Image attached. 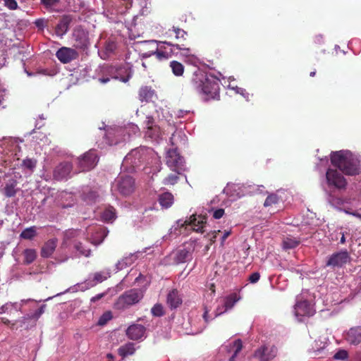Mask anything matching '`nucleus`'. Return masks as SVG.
<instances>
[{"mask_svg": "<svg viewBox=\"0 0 361 361\" xmlns=\"http://www.w3.org/2000/svg\"><path fill=\"white\" fill-rule=\"evenodd\" d=\"M331 164L343 173L354 176L361 172L360 161L349 152H336L331 156Z\"/></svg>", "mask_w": 361, "mask_h": 361, "instance_id": "1", "label": "nucleus"}, {"mask_svg": "<svg viewBox=\"0 0 361 361\" xmlns=\"http://www.w3.org/2000/svg\"><path fill=\"white\" fill-rule=\"evenodd\" d=\"M165 35L168 38H171L173 35L175 36L176 39L178 41V43L173 44L171 42H160L161 44H166L169 47H172L177 50L181 51V55L183 56H188L191 54V50L189 47H187L184 44V42L186 40L187 32L178 27H173L172 29H169L166 32Z\"/></svg>", "mask_w": 361, "mask_h": 361, "instance_id": "2", "label": "nucleus"}, {"mask_svg": "<svg viewBox=\"0 0 361 361\" xmlns=\"http://www.w3.org/2000/svg\"><path fill=\"white\" fill-rule=\"evenodd\" d=\"M143 291L140 288H133L121 295L114 304L117 310H125L138 303L143 298Z\"/></svg>", "mask_w": 361, "mask_h": 361, "instance_id": "3", "label": "nucleus"}, {"mask_svg": "<svg viewBox=\"0 0 361 361\" xmlns=\"http://www.w3.org/2000/svg\"><path fill=\"white\" fill-rule=\"evenodd\" d=\"M73 46L77 49L85 51L90 45L89 32L81 25L76 26L72 33Z\"/></svg>", "mask_w": 361, "mask_h": 361, "instance_id": "4", "label": "nucleus"}, {"mask_svg": "<svg viewBox=\"0 0 361 361\" xmlns=\"http://www.w3.org/2000/svg\"><path fill=\"white\" fill-rule=\"evenodd\" d=\"M149 149L138 147L132 149L124 158L123 163L130 165L133 169L140 166L147 159Z\"/></svg>", "mask_w": 361, "mask_h": 361, "instance_id": "5", "label": "nucleus"}, {"mask_svg": "<svg viewBox=\"0 0 361 361\" xmlns=\"http://www.w3.org/2000/svg\"><path fill=\"white\" fill-rule=\"evenodd\" d=\"M219 83L214 78H209L206 80L203 86L199 90L202 94L203 99L206 101L210 99H219Z\"/></svg>", "mask_w": 361, "mask_h": 361, "instance_id": "6", "label": "nucleus"}, {"mask_svg": "<svg viewBox=\"0 0 361 361\" xmlns=\"http://www.w3.org/2000/svg\"><path fill=\"white\" fill-rule=\"evenodd\" d=\"M148 43L154 47V49L152 50L151 52L143 54L144 57L155 55L158 60L161 61L166 60L173 55L177 54V53L175 52L176 49L172 47L159 45L156 41H149Z\"/></svg>", "mask_w": 361, "mask_h": 361, "instance_id": "7", "label": "nucleus"}, {"mask_svg": "<svg viewBox=\"0 0 361 361\" xmlns=\"http://www.w3.org/2000/svg\"><path fill=\"white\" fill-rule=\"evenodd\" d=\"M78 161L80 171H89L96 166L99 157L95 149H90L82 157H78Z\"/></svg>", "mask_w": 361, "mask_h": 361, "instance_id": "8", "label": "nucleus"}, {"mask_svg": "<svg viewBox=\"0 0 361 361\" xmlns=\"http://www.w3.org/2000/svg\"><path fill=\"white\" fill-rule=\"evenodd\" d=\"M277 352L278 350L276 346L263 345L255 350L253 357L258 360V361H271L276 357Z\"/></svg>", "mask_w": 361, "mask_h": 361, "instance_id": "9", "label": "nucleus"}, {"mask_svg": "<svg viewBox=\"0 0 361 361\" xmlns=\"http://www.w3.org/2000/svg\"><path fill=\"white\" fill-rule=\"evenodd\" d=\"M116 188L121 195H130L135 190V180L130 176H120L116 180Z\"/></svg>", "mask_w": 361, "mask_h": 361, "instance_id": "10", "label": "nucleus"}, {"mask_svg": "<svg viewBox=\"0 0 361 361\" xmlns=\"http://www.w3.org/2000/svg\"><path fill=\"white\" fill-rule=\"evenodd\" d=\"M328 185L338 189H344L347 182L343 176L336 169H329L326 173Z\"/></svg>", "mask_w": 361, "mask_h": 361, "instance_id": "11", "label": "nucleus"}, {"mask_svg": "<svg viewBox=\"0 0 361 361\" xmlns=\"http://www.w3.org/2000/svg\"><path fill=\"white\" fill-rule=\"evenodd\" d=\"M73 165L71 162L63 161L56 166L54 170V178L57 180H62L71 177Z\"/></svg>", "mask_w": 361, "mask_h": 361, "instance_id": "12", "label": "nucleus"}, {"mask_svg": "<svg viewBox=\"0 0 361 361\" xmlns=\"http://www.w3.org/2000/svg\"><path fill=\"white\" fill-rule=\"evenodd\" d=\"M166 159L167 166L177 174H180V166L182 165V157L176 149H170L168 151Z\"/></svg>", "mask_w": 361, "mask_h": 361, "instance_id": "13", "label": "nucleus"}, {"mask_svg": "<svg viewBox=\"0 0 361 361\" xmlns=\"http://www.w3.org/2000/svg\"><path fill=\"white\" fill-rule=\"evenodd\" d=\"M350 258L347 250L341 251L332 254L326 263V267H342L346 264Z\"/></svg>", "mask_w": 361, "mask_h": 361, "instance_id": "14", "label": "nucleus"}, {"mask_svg": "<svg viewBox=\"0 0 361 361\" xmlns=\"http://www.w3.org/2000/svg\"><path fill=\"white\" fill-rule=\"evenodd\" d=\"M57 59L63 63H68L78 57V53L73 48L63 47L56 53Z\"/></svg>", "mask_w": 361, "mask_h": 361, "instance_id": "15", "label": "nucleus"}, {"mask_svg": "<svg viewBox=\"0 0 361 361\" xmlns=\"http://www.w3.org/2000/svg\"><path fill=\"white\" fill-rule=\"evenodd\" d=\"M240 299V297L236 293H231L224 298L222 307H218L216 310V317L232 309Z\"/></svg>", "mask_w": 361, "mask_h": 361, "instance_id": "16", "label": "nucleus"}, {"mask_svg": "<svg viewBox=\"0 0 361 361\" xmlns=\"http://www.w3.org/2000/svg\"><path fill=\"white\" fill-rule=\"evenodd\" d=\"M208 79L204 72L200 69L195 71L190 80V85L194 90L199 92L206 80Z\"/></svg>", "mask_w": 361, "mask_h": 361, "instance_id": "17", "label": "nucleus"}, {"mask_svg": "<svg viewBox=\"0 0 361 361\" xmlns=\"http://www.w3.org/2000/svg\"><path fill=\"white\" fill-rule=\"evenodd\" d=\"M207 224V218L205 216L200 215L197 216L195 214L190 216L189 220L185 221V225L192 226V230L196 232L204 233V227Z\"/></svg>", "mask_w": 361, "mask_h": 361, "instance_id": "18", "label": "nucleus"}, {"mask_svg": "<svg viewBox=\"0 0 361 361\" xmlns=\"http://www.w3.org/2000/svg\"><path fill=\"white\" fill-rule=\"evenodd\" d=\"M18 181L16 178H11L8 179L1 191L6 197H13L16 196L20 188L18 187Z\"/></svg>", "mask_w": 361, "mask_h": 361, "instance_id": "19", "label": "nucleus"}, {"mask_svg": "<svg viewBox=\"0 0 361 361\" xmlns=\"http://www.w3.org/2000/svg\"><path fill=\"white\" fill-rule=\"evenodd\" d=\"M146 331V328L138 324H133L128 326L126 330V336L130 340L137 341L144 336Z\"/></svg>", "mask_w": 361, "mask_h": 361, "instance_id": "20", "label": "nucleus"}, {"mask_svg": "<svg viewBox=\"0 0 361 361\" xmlns=\"http://www.w3.org/2000/svg\"><path fill=\"white\" fill-rule=\"evenodd\" d=\"M155 90L151 87L143 85L138 90V99L140 102H150L156 97Z\"/></svg>", "mask_w": 361, "mask_h": 361, "instance_id": "21", "label": "nucleus"}, {"mask_svg": "<svg viewBox=\"0 0 361 361\" xmlns=\"http://www.w3.org/2000/svg\"><path fill=\"white\" fill-rule=\"evenodd\" d=\"M183 302V299L177 289L170 290L166 296V304L170 309L178 308Z\"/></svg>", "mask_w": 361, "mask_h": 361, "instance_id": "22", "label": "nucleus"}, {"mask_svg": "<svg viewBox=\"0 0 361 361\" xmlns=\"http://www.w3.org/2000/svg\"><path fill=\"white\" fill-rule=\"evenodd\" d=\"M133 73L132 68L128 66H119L116 67L114 79L123 82H127L132 78Z\"/></svg>", "mask_w": 361, "mask_h": 361, "instance_id": "23", "label": "nucleus"}, {"mask_svg": "<svg viewBox=\"0 0 361 361\" xmlns=\"http://www.w3.org/2000/svg\"><path fill=\"white\" fill-rule=\"evenodd\" d=\"M295 312L297 317H310L314 313V311L307 301L298 302L295 306Z\"/></svg>", "mask_w": 361, "mask_h": 361, "instance_id": "24", "label": "nucleus"}, {"mask_svg": "<svg viewBox=\"0 0 361 361\" xmlns=\"http://www.w3.org/2000/svg\"><path fill=\"white\" fill-rule=\"evenodd\" d=\"M347 341L353 345L361 343V326H355L349 329L346 336Z\"/></svg>", "mask_w": 361, "mask_h": 361, "instance_id": "25", "label": "nucleus"}, {"mask_svg": "<svg viewBox=\"0 0 361 361\" xmlns=\"http://www.w3.org/2000/svg\"><path fill=\"white\" fill-rule=\"evenodd\" d=\"M72 18L69 16H63L56 26V33L58 36L62 37L69 29Z\"/></svg>", "mask_w": 361, "mask_h": 361, "instance_id": "26", "label": "nucleus"}, {"mask_svg": "<svg viewBox=\"0 0 361 361\" xmlns=\"http://www.w3.org/2000/svg\"><path fill=\"white\" fill-rule=\"evenodd\" d=\"M57 245L56 239H50L47 240L41 250V256L44 258L49 257L54 252Z\"/></svg>", "mask_w": 361, "mask_h": 361, "instance_id": "27", "label": "nucleus"}, {"mask_svg": "<svg viewBox=\"0 0 361 361\" xmlns=\"http://www.w3.org/2000/svg\"><path fill=\"white\" fill-rule=\"evenodd\" d=\"M108 234V231L104 227H98L91 236L92 243L99 245L102 243Z\"/></svg>", "mask_w": 361, "mask_h": 361, "instance_id": "28", "label": "nucleus"}, {"mask_svg": "<svg viewBox=\"0 0 361 361\" xmlns=\"http://www.w3.org/2000/svg\"><path fill=\"white\" fill-rule=\"evenodd\" d=\"M159 202L162 207H170L173 203V195L169 192H165L159 197Z\"/></svg>", "mask_w": 361, "mask_h": 361, "instance_id": "29", "label": "nucleus"}, {"mask_svg": "<svg viewBox=\"0 0 361 361\" xmlns=\"http://www.w3.org/2000/svg\"><path fill=\"white\" fill-rule=\"evenodd\" d=\"M173 260L176 264H180L185 262L189 256L190 252L185 248L179 249L173 253Z\"/></svg>", "mask_w": 361, "mask_h": 361, "instance_id": "30", "label": "nucleus"}, {"mask_svg": "<svg viewBox=\"0 0 361 361\" xmlns=\"http://www.w3.org/2000/svg\"><path fill=\"white\" fill-rule=\"evenodd\" d=\"M135 352V344L133 343H128L123 345H121L118 349V355L123 357H126L128 355H132Z\"/></svg>", "mask_w": 361, "mask_h": 361, "instance_id": "31", "label": "nucleus"}, {"mask_svg": "<svg viewBox=\"0 0 361 361\" xmlns=\"http://www.w3.org/2000/svg\"><path fill=\"white\" fill-rule=\"evenodd\" d=\"M300 243V239L291 235L283 238V248L285 250L293 249Z\"/></svg>", "mask_w": 361, "mask_h": 361, "instance_id": "32", "label": "nucleus"}, {"mask_svg": "<svg viewBox=\"0 0 361 361\" xmlns=\"http://www.w3.org/2000/svg\"><path fill=\"white\" fill-rule=\"evenodd\" d=\"M116 49L117 44L115 41L112 39L107 40L104 44V56H102V58L104 59H108L110 56L115 53Z\"/></svg>", "mask_w": 361, "mask_h": 361, "instance_id": "33", "label": "nucleus"}, {"mask_svg": "<svg viewBox=\"0 0 361 361\" xmlns=\"http://www.w3.org/2000/svg\"><path fill=\"white\" fill-rule=\"evenodd\" d=\"M23 263L25 264H30L36 259L37 252L35 249H26L23 252Z\"/></svg>", "mask_w": 361, "mask_h": 361, "instance_id": "34", "label": "nucleus"}, {"mask_svg": "<svg viewBox=\"0 0 361 361\" xmlns=\"http://www.w3.org/2000/svg\"><path fill=\"white\" fill-rule=\"evenodd\" d=\"M82 200L87 204H93L96 202L97 198L99 197V195L97 192L90 190L87 192H84L82 193Z\"/></svg>", "mask_w": 361, "mask_h": 361, "instance_id": "35", "label": "nucleus"}, {"mask_svg": "<svg viewBox=\"0 0 361 361\" xmlns=\"http://www.w3.org/2000/svg\"><path fill=\"white\" fill-rule=\"evenodd\" d=\"M36 235V227L31 226L24 229L20 234V238L25 240H32Z\"/></svg>", "mask_w": 361, "mask_h": 361, "instance_id": "36", "label": "nucleus"}, {"mask_svg": "<svg viewBox=\"0 0 361 361\" xmlns=\"http://www.w3.org/2000/svg\"><path fill=\"white\" fill-rule=\"evenodd\" d=\"M243 348V343L240 339H237L233 343V345L231 347V350L233 351V355L229 358V361H235V358L238 354L242 350Z\"/></svg>", "mask_w": 361, "mask_h": 361, "instance_id": "37", "label": "nucleus"}, {"mask_svg": "<svg viewBox=\"0 0 361 361\" xmlns=\"http://www.w3.org/2000/svg\"><path fill=\"white\" fill-rule=\"evenodd\" d=\"M102 219L106 222H109L116 219V210L113 207H109L103 212L102 214Z\"/></svg>", "mask_w": 361, "mask_h": 361, "instance_id": "38", "label": "nucleus"}, {"mask_svg": "<svg viewBox=\"0 0 361 361\" xmlns=\"http://www.w3.org/2000/svg\"><path fill=\"white\" fill-rule=\"evenodd\" d=\"M170 67L176 76H181L183 74L184 66L181 63L177 61H172L170 62Z\"/></svg>", "mask_w": 361, "mask_h": 361, "instance_id": "39", "label": "nucleus"}, {"mask_svg": "<svg viewBox=\"0 0 361 361\" xmlns=\"http://www.w3.org/2000/svg\"><path fill=\"white\" fill-rule=\"evenodd\" d=\"M279 202V197L276 194L272 193L267 196L266 198L264 206L265 207H271L278 204Z\"/></svg>", "mask_w": 361, "mask_h": 361, "instance_id": "40", "label": "nucleus"}, {"mask_svg": "<svg viewBox=\"0 0 361 361\" xmlns=\"http://www.w3.org/2000/svg\"><path fill=\"white\" fill-rule=\"evenodd\" d=\"M116 67L112 65H106L102 67V72L104 74L109 75L111 78H115L116 73Z\"/></svg>", "mask_w": 361, "mask_h": 361, "instance_id": "41", "label": "nucleus"}, {"mask_svg": "<svg viewBox=\"0 0 361 361\" xmlns=\"http://www.w3.org/2000/svg\"><path fill=\"white\" fill-rule=\"evenodd\" d=\"M45 305H42L39 309H37L32 315H27L23 317V320L27 319H37L44 312Z\"/></svg>", "mask_w": 361, "mask_h": 361, "instance_id": "42", "label": "nucleus"}, {"mask_svg": "<svg viewBox=\"0 0 361 361\" xmlns=\"http://www.w3.org/2000/svg\"><path fill=\"white\" fill-rule=\"evenodd\" d=\"M75 248L82 255L85 257H89L91 253L90 249H86L82 243H76L75 245Z\"/></svg>", "mask_w": 361, "mask_h": 361, "instance_id": "43", "label": "nucleus"}, {"mask_svg": "<svg viewBox=\"0 0 361 361\" xmlns=\"http://www.w3.org/2000/svg\"><path fill=\"white\" fill-rule=\"evenodd\" d=\"M152 314L155 317H161L164 314L163 306L161 304H156L151 310Z\"/></svg>", "mask_w": 361, "mask_h": 361, "instance_id": "44", "label": "nucleus"}, {"mask_svg": "<svg viewBox=\"0 0 361 361\" xmlns=\"http://www.w3.org/2000/svg\"><path fill=\"white\" fill-rule=\"evenodd\" d=\"M178 178L177 174H170L164 179V183L165 185H174L177 183Z\"/></svg>", "mask_w": 361, "mask_h": 361, "instance_id": "45", "label": "nucleus"}, {"mask_svg": "<svg viewBox=\"0 0 361 361\" xmlns=\"http://www.w3.org/2000/svg\"><path fill=\"white\" fill-rule=\"evenodd\" d=\"M37 161L32 159H26L23 161V166L26 169L32 171L36 166Z\"/></svg>", "mask_w": 361, "mask_h": 361, "instance_id": "46", "label": "nucleus"}, {"mask_svg": "<svg viewBox=\"0 0 361 361\" xmlns=\"http://www.w3.org/2000/svg\"><path fill=\"white\" fill-rule=\"evenodd\" d=\"M348 357V353L345 350L341 349L335 353L334 358L335 360H344Z\"/></svg>", "mask_w": 361, "mask_h": 361, "instance_id": "47", "label": "nucleus"}, {"mask_svg": "<svg viewBox=\"0 0 361 361\" xmlns=\"http://www.w3.org/2000/svg\"><path fill=\"white\" fill-rule=\"evenodd\" d=\"M111 317H111V312H109L103 314L98 321V324L100 326H103V325L106 324V322L111 319Z\"/></svg>", "mask_w": 361, "mask_h": 361, "instance_id": "48", "label": "nucleus"}, {"mask_svg": "<svg viewBox=\"0 0 361 361\" xmlns=\"http://www.w3.org/2000/svg\"><path fill=\"white\" fill-rule=\"evenodd\" d=\"M109 276V273L97 272L94 274V280L97 282H102Z\"/></svg>", "mask_w": 361, "mask_h": 361, "instance_id": "49", "label": "nucleus"}, {"mask_svg": "<svg viewBox=\"0 0 361 361\" xmlns=\"http://www.w3.org/2000/svg\"><path fill=\"white\" fill-rule=\"evenodd\" d=\"M5 6L11 10H15L18 8V4L16 0H4Z\"/></svg>", "mask_w": 361, "mask_h": 361, "instance_id": "50", "label": "nucleus"}, {"mask_svg": "<svg viewBox=\"0 0 361 361\" xmlns=\"http://www.w3.org/2000/svg\"><path fill=\"white\" fill-rule=\"evenodd\" d=\"M224 213L225 212L224 209H216L212 211V216L215 219H219L224 216Z\"/></svg>", "mask_w": 361, "mask_h": 361, "instance_id": "51", "label": "nucleus"}, {"mask_svg": "<svg viewBox=\"0 0 361 361\" xmlns=\"http://www.w3.org/2000/svg\"><path fill=\"white\" fill-rule=\"evenodd\" d=\"M154 118L152 116H147L145 121L146 128L152 130L153 128Z\"/></svg>", "mask_w": 361, "mask_h": 361, "instance_id": "52", "label": "nucleus"}, {"mask_svg": "<svg viewBox=\"0 0 361 361\" xmlns=\"http://www.w3.org/2000/svg\"><path fill=\"white\" fill-rule=\"evenodd\" d=\"M260 278V274L258 272H254L249 276V281L250 283H257Z\"/></svg>", "mask_w": 361, "mask_h": 361, "instance_id": "53", "label": "nucleus"}, {"mask_svg": "<svg viewBox=\"0 0 361 361\" xmlns=\"http://www.w3.org/2000/svg\"><path fill=\"white\" fill-rule=\"evenodd\" d=\"M220 233V231L218 230V231H214V232H212V233H208L207 234V237L209 238V240H210L211 242V244H212L213 243H214L216 241V236H217V234Z\"/></svg>", "mask_w": 361, "mask_h": 361, "instance_id": "54", "label": "nucleus"}, {"mask_svg": "<svg viewBox=\"0 0 361 361\" xmlns=\"http://www.w3.org/2000/svg\"><path fill=\"white\" fill-rule=\"evenodd\" d=\"M41 1L47 8H49L57 4L59 0H41Z\"/></svg>", "mask_w": 361, "mask_h": 361, "instance_id": "55", "label": "nucleus"}, {"mask_svg": "<svg viewBox=\"0 0 361 361\" xmlns=\"http://www.w3.org/2000/svg\"><path fill=\"white\" fill-rule=\"evenodd\" d=\"M104 295H105L104 293L97 294L95 296L92 297L90 300L92 302H95L96 301H98L99 300L102 299Z\"/></svg>", "mask_w": 361, "mask_h": 361, "instance_id": "56", "label": "nucleus"}, {"mask_svg": "<svg viewBox=\"0 0 361 361\" xmlns=\"http://www.w3.org/2000/svg\"><path fill=\"white\" fill-rule=\"evenodd\" d=\"M345 212L346 214H350L352 216H354L357 217L361 219V214L357 213V212H349V211L345 210Z\"/></svg>", "mask_w": 361, "mask_h": 361, "instance_id": "57", "label": "nucleus"}, {"mask_svg": "<svg viewBox=\"0 0 361 361\" xmlns=\"http://www.w3.org/2000/svg\"><path fill=\"white\" fill-rule=\"evenodd\" d=\"M126 5V8H129L132 6L133 0H121Z\"/></svg>", "mask_w": 361, "mask_h": 361, "instance_id": "58", "label": "nucleus"}, {"mask_svg": "<svg viewBox=\"0 0 361 361\" xmlns=\"http://www.w3.org/2000/svg\"><path fill=\"white\" fill-rule=\"evenodd\" d=\"M109 80H110V78H109V77H102V78H99V81L101 83H106Z\"/></svg>", "mask_w": 361, "mask_h": 361, "instance_id": "59", "label": "nucleus"}, {"mask_svg": "<svg viewBox=\"0 0 361 361\" xmlns=\"http://www.w3.org/2000/svg\"><path fill=\"white\" fill-rule=\"evenodd\" d=\"M203 318H204L205 322L208 323L209 318H208V310H205V311L203 314Z\"/></svg>", "mask_w": 361, "mask_h": 361, "instance_id": "60", "label": "nucleus"}, {"mask_svg": "<svg viewBox=\"0 0 361 361\" xmlns=\"http://www.w3.org/2000/svg\"><path fill=\"white\" fill-rule=\"evenodd\" d=\"M231 234V231H225L222 236V242H224Z\"/></svg>", "mask_w": 361, "mask_h": 361, "instance_id": "61", "label": "nucleus"}, {"mask_svg": "<svg viewBox=\"0 0 361 361\" xmlns=\"http://www.w3.org/2000/svg\"><path fill=\"white\" fill-rule=\"evenodd\" d=\"M44 20L42 19H38L36 20L35 24L37 27L42 25Z\"/></svg>", "mask_w": 361, "mask_h": 361, "instance_id": "62", "label": "nucleus"}, {"mask_svg": "<svg viewBox=\"0 0 361 361\" xmlns=\"http://www.w3.org/2000/svg\"><path fill=\"white\" fill-rule=\"evenodd\" d=\"M345 243V234H344V233H342V236H341V240H340V243L341 244H344Z\"/></svg>", "mask_w": 361, "mask_h": 361, "instance_id": "63", "label": "nucleus"}, {"mask_svg": "<svg viewBox=\"0 0 361 361\" xmlns=\"http://www.w3.org/2000/svg\"><path fill=\"white\" fill-rule=\"evenodd\" d=\"M315 39L320 43L322 42V37L320 35L316 36Z\"/></svg>", "mask_w": 361, "mask_h": 361, "instance_id": "64", "label": "nucleus"}]
</instances>
